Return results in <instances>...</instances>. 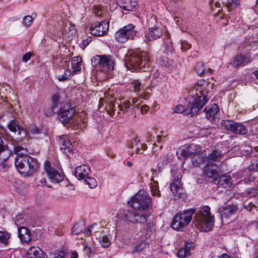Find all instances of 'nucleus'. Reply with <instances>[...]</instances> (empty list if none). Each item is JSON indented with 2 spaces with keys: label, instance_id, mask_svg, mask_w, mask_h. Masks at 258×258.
<instances>
[{
  "label": "nucleus",
  "instance_id": "nucleus-11",
  "mask_svg": "<svg viewBox=\"0 0 258 258\" xmlns=\"http://www.w3.org/2000/svg\"><path fill=\"white\" fill-rule=\"evenodd\" d=\"M109 29V22L103 21L91 25L89 31L90 33L96 36L103 35L107 33Z\"/></svg>",
  "mask_w": 258,
  "mask_h": 258
},
{
  "label": "nucleus",
  "instance_id": "nucleus-3",
  "mask_svg": "<svg viewBox=\"0 0 258 258\" xmlns=\"http://www.w3.org/2000/svg\"><path fill=\"white\" fill-rule=\"evenodd\" d=\"M208 87L209 83L204 80H200L197 82V90L199 91V94L198 93L195 94L193 100L195 106H191L187 112L196 114L206 104L208 100Z\"/></svg>",
  "mask_w": 258,
  "mask_h": 258
},
{
  "label": "nucleus",
  "instance_id": "nucleus-5",
  "mask_svg": "<svg viewBox=\"0 0 258 258\" xmlns=\"http://www.w3.org/2000/svg\"><path fill=\"white\" fill-rule=\"evenodd\" d=\"M18 171L24 176H30L37 172L40 167L37 160L31 157H24L15 161Z\"/></svg>",
  "mask_w": 258,
  "mask_h": 258
},
{
  "label": "nucleus",
  "instance_id": "nucleus-19",
  "mask_svg": "<svg viewBox=\"0 0 258 258\" xmlns=\"http://www.w3.org/2000/svg\"><path fill=\"white\" fill-rule=\"evenodd\" d=\"M252 60V58L250 54L247 53L245 55L241 54L237 55L232 61V64L235 67H240L250 62Z\"/></svg>",
  "mask_w": 258,
  "mask_h": 258
},
{
  "label": "nucleus",
  "instance_id": "nucleus-29",
  "mask_svg": "<svg viewBox=\"0 0 258 258\" xmlns=\"http://www.w3.org/2000/svg\"><path fill=\"white\" fill-rule=\"evenodd\" d=\"M211 71L210 69L206 68L202 62H198L195 67V71L200 76L210 74Z\"/></svg>",
  "mask_w": 258,
  "mask_h": 258
},
{
  "label": "nucleus",
  "instance_id": "nucleus-24",
  "mask_svg": "<svg viewBox=\"0 0 258 258\" xmlns=\"http://www.w3.org/2000/svg\"><path fill=\"white\" fill-rule=\"evenodd\" d=\"M192 244V242H185L184 246L178 250L177 253L178 257L179 258H185L190 255Z\"/></svg>",
  "mask_w": 258,
  "mask_h": 258
},
{
  "label": "nucleus",
  "instance_id": "nucleus-47",
  "mask_svg": "<svg viewBox=\"0 0 258 258\" xmlns=\"http://www.w3.org/2000/svg\"><path fill=\"white\" fill-rule=\"evenodd\" d=\"M146 246V244L145 242L142 241L135 246L134 249H133L132 252L135 253L140 252L145 248Z\"/></svg>",
  "mask_w": 258,
  "mask_h": 258
},
{
  "label": "nucleus",
  "instance_id": "nucleus-38",
  "mask_svg": "<svg viewBox=\"0 0 258 258\" xmlns=\"http://www.w3.org/2000/svg\"><path fill=\"white\" fill-rule=\"evenodd\" d=\"M11 234L7 231H0V244L8 245Z\"/></svg>",
  "mask_w": 258,
  "mask_h": 258
},
{
  "label": "nucleus",
  "instance_id": "nucleus-28",
  "mask_svg": "<svg viewBox=\"0 0 258 258\" xmlns=\"http://www.w3.org/2000/svg\"><path fill=\"white\" fill-rule=\"evenodd\" d=\"M180 178V175H178L176 177L174 178L170 184L171 190L174 195L177 194L178 191L181 188V184Z\"/></svg>",
  "mask_w": 258,
  "mask_h": 258
},
{
  "label": "nucleus",
  "instance_id": "nucleus-42",
  "mask_svg": "<svg viewBox=\"0 0 258 258\" xmlns=\"http://www.w3.org/2000/svg\"><path fill=\"white\" fill-rule=\"evenodd\" d=\"M21 127L15 119L11 120L8 124V127L12 132H18Z\"/></svg>",
  "mask_w": 258,
  "mask_h": 258
},
{
  "label": "nucleus",
  "instance_id": "nucleus-33",
  "mask_svg": "<svg viewBox=\"0 0 258 258\" xmlns=\"http://www.w3.org/2000/svg\"><path fill=\"white\" fill-rule=\"evenodd\" d=\"M189 157H192L195 154L200 153L202 149L199 145L194 144H190L188 147H186Z\"/></svg>",
  "mask_w": 258,
  "mask_h": 258
},
{
  "label": "nucleus",
  "instance_id": "nucleus-56",
  "mask_svg": "<svg viewBox=\"0 0 258 258\" xmlns=\"http://www.w3.org/2000/svg\"><path fill=\"white\" fill-rule=\"evenodd\" d=\"M191 45L187 41H182L181 43V49L182 51H185L190 48Z\"/></svg>",
  "mask_w": 258,
  "mask_h": 258
},
{
  "label": "nucleus",
  "instance_id": "nucleus-61",
  "mask_svg": "<svg viewBox=\"0 0 258 258\" xmlns=\"http://www.w3.org/2000/svg\"><path fill=\"white\" fill-rule=\"evenodd\" d=\"M114 94L113 93V91L109 90L107 92L104 93V97L106 99H108L109 100L111 98H115L114 97Z\"/></svg>",
  "mask_w": 258,
  "mask_h": 258
},
{
  "label": "nucleus",
  "instance_id": "nucleus-43",
  "mask_svg": "<svg viewBox=\"0 0 258 258\" xmlns=\"http://www.w3.org/2000/svg\"><path fill=\"white\" fill-rule=\"evenodd\" d=\"M239 0H227L225 5L228 11L230 12L239 5Z\"/></svg>",
  "mask_w": 258,
  "mask_h": 258
},
{
  "label": "nucleus",
  "instance_id": "nucleus-55",
  "mask_svg": "<svg viewBox=\"0 0 258 258\" xmlns=\"http://www.w3.org/2000/svg\"><path fill=\"white\" fill-rule=\"evenodd\" d=\"M53 258H65L66 253L63 251H57L53 253Z\"/></svg>",
  "mask_w": 258,
  "mask_h": 258
},
{
  "label": "nucleus",
  "instance_id": "nucleus-31",
  "mask_svg": "<svg viewBox=\"0 0 258 258\" xmlns=\"http://www.w3.org/2000/svg\"><path fill=\"white\" fill-rule=\"evenodd\" d=\"M14 152L17 155V156L15 158V161L20 157L23 158L24 157H30L29 156H28V154L29 153L27 149L21 146H15L14 147Z\"/></svg>",
  "mask_w": 258,
  "mask_h": 258
},
{
  "label": "nucleus",
  "instance_id": "nucleus-30",
  "mask_svg": "<svg viewBox=\"0 0 258 258\" xmlns=\"http://www.w3.org/2000/svg\"><path fill=\"white\" fill-rule=\"evenodd\" d=\"M219 109L217 105L214 104L211 106L206 107L205 108V112L208 118H213L219 111Z\"/></svg>",
  "mask_w": 258,
  "mask_h": 258
},
{
  "label": "nucleus",
  "instance_id": "nucleus-37",
  "mask_svg": "<svg viewBox=\"0 0 258 258\" xmlns=\"http://www.w3.org/2000/svg\"><path fill=\"white\" fill-rule=\"evenodd\" d=\"M176 155L180 160H185L189 157L186 147L178 149L176 151Z\"/></svg>",
  "mask_w": 258,
  "mask_h": 258
},
{
  "label": "nucleus",
  "instance_id": "nucleus-20",
  "mask_svg": "<svg viewBox=\"0 0 258 258\" xmlns=\"http://www.w3.org/2000/svg\"><path fill=\"white\" fill-rule=\"evenodd\" d=\"M60 31L64 36L70 38L76 34L75 25L69 22H63Z\"/></svg>",
  "mask_w": 258,
  "mask_h": 258
},
{
  "label": "nucleus",
  "instance_id": "nucleus-46",
  "mask_svg": "<svg viewBox=\"0 0 258 258\" xmlns=\"http://www.w3.org/2000/svg\"><path fill=\"white\" fill-rule=\"evenodd\" d=\"M71 74V71L69 69H65L63 74L57 76V78L59 81H64L68 79Z\"/></svg>",
  "mask_w": 258,
  "mask_h": 258
},
{
  "label": "nucleus",
  "instance_id": "nucleus-34",
  "mask_svg": "<svg viewBox=\"0 0 258 258\" xmlns=\"http://www.w3.org/2000/svg\"><path fill=\"white\" fill-rule=\"evenodd\" d=\"M18 137L17 138V142H22L26 139L28 141L30 138L29 134L22 127L18 131Z\"/></svg>",
  "mask_w": 258,
  "mask_h": 258
},
{
  "label": "nucleus",
  "instance_id": "nucleus-17",
  "mask_svg": "<svg viewBox=\"0 0 258 258\" xmlns=\"http://www.w3.org/2000/svg\"><path fill=\"white\" fill-rule=\"evenodd\" d=\"M231 180L232 179L229 176L226 174L221 175L219 174L218 176L214 178L213 182L219 186L223 188H228L232 184Z\"/></svg>",
  "mask_w": 258,
  "mask_h": 258
},
{
  "label": "nucleus",
  "instance_id": "nucleus-58",
  "mask_svg": "<svg viewBox=\"0 0 258 258\" xmlns=\"http://www.w3.org/2000/svg\"><path fill=\"white\" fill-rule=\"evenodd\" d=\"M244 208L245 209H246L247 211L252 212L254 210H256V207L254 205L252 204V203H249L247 205H245V204H243Z\"/></svg>",
  "mask_w": 258,
  "mask_h": 258
},
{
  "label": "nucleus",
  "instance_id": "nucleus-60",
  "mask_svg": "<svg viewBox=\"0 0 258 258\" xmlns=\"http://www.w3.org/2000/svg\"><path fill=\"white\" fill-rule=\"evenodd\" d=\"M171 11L174 14H176L177 11V9L179 8V5L178 3L175 2H172L171 4Z\"/></svg>",
  "mask_w": 258,
  "mask_h": 258
},
{
  "label": "nucleus",
  "instance_id": "nucleus-18",
  "mask_svg": "<svg viewBox=\"0 0 258 258\" xmlns=\"http://www.w3.org/2000/svg\"><path fill=\"white\" fill-rule=\"evenodd\" d=\"M91 173V169L88 166L83 165L77 167L75 171L76 177L79 180H84Z\"/></svg>",
  "mask_w": 258,
  "mask_h": 258
},
{
  "label": "nucleus",
  "instance_id": "nucleus-40",
  "mask_svg": "<svg viewBox=\"0 0 258 258\" xmlns=\"http://www.w3.org/2000/svg\"><path fill=\"white\" fill-rule=\"evenodd\" d=\"M93 12L97 17H103L105 15L106 9L102 6H95L93 8Z\"/></svg>",
  "mask_w": 258,
  "mask_h": 258
},
{
  "label": "nucleus",
  "instance_id": "nucleus-6",
  "mask_svg": "<svg viewBox=\"0 0 258 258\" xmlns=\"http://www.w3.org/2000/svg\"><path fill=\"white\" fill-rule=\"evenodd\" d=\"M195 212V209H190L185 210L183 213H177L173 218L171 227L176 231H182L191 222Z\"/></svg>",
  "mask_w": 258,
  "mask_h": 258
},
{
  "label": "nucleus",
  "instance_id": "nucleus-2",
  "mask_svg": "<svg viewBox=\"0 0 258 258\" xmlns=\"http://www.w3.org/2000/svg\"><path fill=\"white\" fill-rule=\"evenodd\" d=\"M124 61L127 69L132 72L148 68L150 65L149 54L140 49H136L127 53Z\"/></svg>",
  "mask_w": 258,
  "mask_h": 258
},
{
  "label": "nucleus",
  "instance_id": "nucleus-10",
  "mask_svg": "<svg viewBox=\"0 0 258 258\" xmlns=\"http://www.w3.org/2000/svg\"><path fill=\"white\" fill-rule=\"evenodd\" d=\"M162 34L163 27L161 25L149 26L148 32L145 33L144 40L146 42L154 41L160 38Z\"/></svg>",
  "mask_w": 258,
  "mask_h": 258
},
{
  "label": "nucleus",
  "instance_id": "nucleus-45",
  "mask_svg": "<svg viewBox=\"0 0 258 258\" xmlns=\"http://www.w3.org/2000/svg\"><path fill=\"white\" fill-rule=\"evenodd\" d=\"M84 180L85 183L88 184L91 188H94L97 185L96 180L94 178L91 177L89 176L85 179Z\"/></svg>",
  "mask_w": 258,
  "mask_h": 258
},
{
  "label": "nucleus",
  "instance_id": "nucleus-23",
  "mask_svg": "<svg viewBox=\"0 0 258 258\" xmlns=\"http://www.w3.org/2000/svg\"><path fill=\"white\" fill-rule=\"evenodd\" d=\"M29 258H47V255L38 247L32 246L27 252Z\"/></svg>",
  "mask_w": 258,
  "mask_h": 258
},
{
  "label": "nucleus",
  "instance_id": "nucleus-52",
  "mask_svg": "<svg viewBox=\"0 0 258 258\" xmlns=\"http://www.w3.org/2000/svg\"><path fill=\"white\" fill-rule=\"evenodd\" d=\"M33 19L31 16H25L23 18V24L26 26H29L33 22Z\"/></svg>",
  "mask_w": 258,
  "mask_h": 258
},
{
  "label": "nucleus",
  "instance_id": "nucleus-7",
  "mask_svg": "<svg viewBox=\"0 0 258 258\" xmlns=\"http://www.w3.org/2000/svg\"><path fill=\"white\" fill-rule=\"evenodd\" d=\"M135 26L133 24L123 27L115 33V39L120 43H124L128 40L133 39L137 35Z\"/></svg>",
  "mask_w": 258,
  "mask_h": 258
},
{
  "label": "nucleus",
  "instance_id": "nucleus-36",
  "mask_svg": "<svg viewBox=\"0 0 258 258\" xmlns=\"http://www.w3.org/2000/svg\"><path fill=\"white\" fill-rule=\"evenodd\" d=\"M191 157V162L194 166H199L203 162H205V158H203L201 153L195 154Z\"/></svg>",
  "mask_w": 258,
  "mask_h": 258
},
{
  "label": "nucleus",
  "instance_id": "nucleus-35",
  "mask_svg": "<svg viewBox=\"0 0 258 258\" xmlns=\"http://www.w3.org/2000/svg\"><path fill=\"white\" fill-rule=\"evenodd\" d=\"M191 106H195V102L194 101H192V102L191 103H189V105L187 106V107L186 109H185L184 107L181 105H177L174 108V112L176 113H181L183 112H185L187 114H189L191 116H193L195 114H191L187 112V111H186L187 110L188 108H189Z\"/></svg>",
  "mask_w": 258,
  "mask_h": 258
},
{
  "label": "nucleus",
  "instance_id": "nucleus-13",
  "mask_svg": "<svg viewBox=\"0 0 258 258\" xmlns=\"http://www.w3.org/2000/svg\"><path fill=\"white\" fill-rule=\"evenodd\" d=\"M161 172V169H159L158 171L155 170L153 173L151 178L150 188L152 196L160 197L161 196L160 191L159 188V181L160 180L161 177L158 174Z\"/></svg>",
  "mask_w": 258,
  "mask_h": 258
},
{
  "label": "nucleus",
  "instance_id": "nucleus-39",
  "mask_svg": "<svg viewBox=\"0 0 258 258\" xmlns=\"http://www.w3.org/2000/svg\"><path fill=\"white\" fill-rule=\"evenodd\" d=\"M85 228V223L83 221L76 223L72 230L73 234H78L81 233Z\"/></svg>",
  "mask_w": 258,
  "mask_h": 258
},
{
  "label": "nucleus",
  "instance_id": "nucleus-26",
  "mask_svg": "<svg viewBox=\"0 0 258 258\" xmlns=\"http://www.w3.org/2000/svg\"><path fill=\"white\" fill-rule=\"evenodd\" d=\"M137 6V2L133 0H121L120 7L126 11H132Z\"/></svg>",
  "mask_w": 258,
  "mask_h": 258
},
{
  "label": "nucleus",
  "instance_id": "nucleus-50",
  "mask_svg": "<svg viewBox=\"0 0 258 258\" xmlns=\"http://www.w3.org/2000/svg\"><path fill=\"white\" fill-rule=\"evenodd\" d=\"M114 107L115 104L114 99H111L109 101L107 106H106L107 111L110 115H112Z\"/></svg>",
  "mask_w": 258,
  "mask_h": 258
},
{
  "label": "nucleus",
  "instance_id": "nucleus-15",
  "mask_svg": "<svg viewBox=\"0 0 258 258\" xmlns=\"http://www.w3.org/2000/svg\"><path fill=\"white\" fill-rule=\"evenodd\" d=\"M219 167L216 164L206 163V165L203 170L204 175L207 177H213L214 179L215 177L219 176Z\"/></svg>",
  "mask_w": 258,
  "mask_h": 258
},
{
  "label": "nucleus",
  "instance_id": "nucleus-21",
  "mask_svg": "<svg viewBox=\"0 0 258 258\" xmlns=\"http://www.w3.org/2000/svg\"><path fill=\"white\" fill-rule=\"evenodd\" d=\"M114 62L110 55H102L100 68H103L104 71L113 70Z\"/></svg>",
  "mask_w": 258,
  "mask_h": 258
},
{
  "label": "nucleus",
  "instance_id": "nucleus-49",
  "mask_svg": "<svg viewBox=\"0 0 258 258\" xmlns=\"http://www.w3.org/2000/svg\"><path fill=\"white\" fill-rule=\"evenodd\" d=\"M157 62L161 67H166L169 63L168 58L165 56H163L158 58L157 59Z\"/></svg>",
  "mask_w": 258,
  "mask_h": 258
},
{
  "label": "nucleus",
  "instance_id": "nucleus-57",
  "mask_svg": "<svg viewBox=\"0 0 258 258\" xmlns=\"http://www.w3.org/2000/svg\"><path fill=\"white\" fill-rule=\"evenodd\" d=\"M247 194L250 197H255L258 195V189L256 188H250L248 189Z\"/></svg>",
  "mask_w": 258,
  "mask_h": 258
},
{
  "label": "nucleus",
  "instance_id": "nucleus-1",
  "mask_svg": "<svg viewBox=\"0 0 258 258\" xmlns=\"http://www.w3.org/2000/svg\"><path fill=\"white\" fill-rule=\"evenodd\" d=\"M130 204L134 209L123 210L121 219L128 224H140L141 228L145 229L150 216L145 210L151 205V198L145 191L140 190L132 198Z\"/></svg>",
  "mask_w": 258,
  "mask_h": 258
},
{
  "label": "nucleus",
  "instance_id": "nucleus-12",
  "mask_svg": "<svg viewBox=\"0 0 258 258\" xmlns=\"http://www.w3.org/2000/svg\"><path fill=\"white\" fill-rule=\"evenodd\" d=\"M45 170L48 176L50 181L53 183H58L63 180V175L59 173L57 170L50 166L49 161L45 163Z\"/></svg>",
  "mask_w": 258,
  "mask_h": 258
},
{
  "label": "nucleus",
  "instance_id": "nucleus-59",
  "mask_svg": "<svg viewBox=\"0 0 258 258\" xmlns=\"http://www.w3.org/2000/svg\"><path fill=\"white\" fill-rule=\"evenodd\" d=\"M25 221V219H24L23 217L22 216H17L16 217V219L15 220V223L17 226H19L21 224H23Z\"/></svg>",
  "mask_w": 258,
  "mask_h": 258
},
{
  "label": "nucleus",
  "instance_id": "nucleus-48",
  "mask_svg": "<svg viewBox=\"0 0 258 258\" xmlns=\"http://www.w3.org/2000/svg\"><path fill=\"white\" fill-rule=\"evenodd\" d=\"M101 57L102 55H96L94 56L91 59V63L93 67H100L101 63Z\"/></svg>",
  "mask_w": 258,
  "mask_h": 258
},
{
  "label": "nucleus",
  "instance_id": "nucleus-14",
  "mask_svg": "<svg viewBox=\"0 0 258 258\" xmlns=\"http://www.w3.org/2000/svg\"><path fill=\"white\" fill-rule=\"evenodd\" d=\"M60 150L66 154L71 153L73 151V146L67 135H62L58 140Z\"/></svg>",
  "mask_w": 258,
  "mask_h": 258
},
{
  "label": "nucleus",
  "instance_id": "nucleus-25",
  "mask_svg": "<svg viewBox=\"0 0 258 258\" xmlns=\"http://www.w3.org/2000/svg\"><path fill=\"white\" fill-rule=\"evenodd\" d=\"M18 236L22 241L27 243L31 240V234L29 230L25 227H20L18 229Z\"/></svg>",
  "mask_w": 258,
  "mask_h": 258
},
{
  "label": "nucleus",
  "instance_id": "nucleus-62",
  "mask_svg": "<svg viewBox=\"0 0 258 258\" xmlns=\"http://www.w3.org/2000/svg\"><path fill=\"white\" fill-rule=\"evenodd\" d=\"M32 56V53L30 52L26 53L25 54L23 55L22 57V60L24 62H27L30 59L31 56Z\"/></svg>",
  "mask_w": 258,
  "mask_h": 258
},
{
  "label": "nucleus",
  "instance_id": "nucleus-4",
  "mask_svg": "<svg viewBox=\"0 0 258 258\" xmlns=\"http://www.w3.org/2000/svg\"><path fill=\"white\" fill-rule=\"evenodd\" d=\"M195 225L200 230L209 231L212 229L214 223V217L212 215L210 208L209 206L202 207L195 217Z\"/></svg>",
  "mask_w": 258,
  "mask_h": 258
},
{
  "label": "nucleus",
  "instance_id": "nucleus-64",
  "mask_svg": "<svg viewBox=\"0 0 258 258\" xmlns=\"http://www.w3.org/2000/svg\"><path fill=\"white\" fill-rule=\"evenodd\" d=\"M249 169L252 171L258 172V162L250 165Z\"/></svg>",
  "mask_w": 258,
  "mask_h": 258
},
{
  "label": "nucleus",
  "instance_id": "nucleus-63",
  "mask_svg": "<svg viewBox=\"0 0 258 258\" xmlns=\"http://www.w3.org/2000/svg\"><path fill=\"white\" fill-rule=\"evenodd\" d=\"M164 43L166 45L168 46L169 47L171 46L172 41L170 39V36L169 34L166 35L164 39Z\"/></svg>",
  "mask_w": 258,
  "mask_h": 258
},
{
  "label": "nucleus",
  "instance_id": "nucleus-53",
  "mask_svg": "<svg viewBox=\"0 0 258 258\" xmlns=\"http://www.w3.org/2000/svg\"><path fill=\"white\" fill-rule=\"evenodd\" d=\"M135 92L139 91L140 90L141 83L138 80H134L131 83Z\"/></svg>",
  "mask_w": 258,
  "mask_h": 258
},
{
  "label": "nucleus",
  "instance_id": "nucleus-41",
  "mask_svg": "<svg viewBox=\"0 0 258 258\" xmlns=\"http://www.w3.org/2000/svg\"><path fill=\"white\" fill-rule=\"evenodd\" d=\"M99 242L103 247H108L111 243V240L107 235H102L99 238Z\"/></svg>",
  "mask_w": 258,
  "mask_h": 258
},
{
  "label": "nucleus",
  "instance_id": "nucleus-51",
  "mask_svg": "<svg viewBox=\"0 0 258 258\" xmlns=\"http://www.w3.org/2000/svg\"><path fill=\"white\" fill-rule=\"evenodd\" d=\"M130 106L131 103L129 101H126L124 102L123 104L119 105L118 107L120 110L123 111L124 112H126L130 107Z\"/></svg>",
  "mask_w": 258,
  "mask_h": 258
},
{
  "label": "nucleus",
  "instance_id": "nucleus-9",
  "mask_svg": "<svg viewBox=\"0 0 258 258\" xmlns=\"http://www.w3.org/2000/svg\"><path fill=\"white\" fill-rule=\"evenodd\" d=\"M75 113V110L70 105L63 106L58 112V119L64 125L70 122Z\"/></svg>",
  "mask_w": 258,
  "mask_h": 258
},
{
  "label": "nucleus",
  "instance_id": "nucleus-32",
  "mask_svg": "<svg viewBox=\"0 0 258 258\" xmlns=\"http://www.w3.org/2000/svg\"><path fill=\"white\" fill-rule=\"evenodd\" d=\"M81 58L74 57L72 61V66L73 69L72 74H77L81 71Z\"/></svg>",
  "mask_w": 258,
  "mask_h": 258
},
{
  "label": "nucleus",
  "instance_id": "nucleus-27",
  "mask_svg": "<svg viewBox=\"0 0 258 258\" xmlns=\"http://www.w3.org/2000/svg\"><path fill=\"white\" fill-rule=\"evenodd\" d=\"M237 211V208L235 205H229L225 207L220 211L221 217L222 218L224 217L227 218L229 216L235 214Z\"/></svg>",
  "mask_w": 258,
  "mask_h": 258
},
{
  "label": "nucleus",
  "instance_id": "nucleus-22",
  "mask_svg": "<svg viewBox=\"0 0 258 258\" xmlns=\"http://www.w3.org/2000/svg\"><path fill=\"white\" fill-rule=\"evenodd\" d=\"M163 137L165 138L166 137L165 136L163 135H158L157 136L156 139L155 140V138L151 134L148 133L147 138H146V142L148 143L154 142L153 143V152H156L158 151L159 150H160L162 148V146L161 145H160L159 146H158L156 144V142L158 143H160L161 142V139Z\"/></svg>",
  "mask_w": 258,
  "mask_h": 258
},
{
  "label": "nucleus",
  "instance_id": "nucleus-54",
  "mask_svg": "<svg viewBox=\"0 0 258 258\" xmlns=\"http://www.w3.org/2000/svg\"><path fill=\"white\" fill-rule=\"evenodd\" d=\"M97 224L96 223H94L92 224V225L89 226L87 228V229L86 230L85 233L88 235H91L93 232L94 233L97 232L96 229H94V227L97 226Z\"/></svg>",
  "mask_w": 258,
  "mask_h": 258
},
{
  "label": "nucleus",
  "instance_id": "nucleus-16",
  "mask_svg": "<svg viewBox=\"0 0 258 258\" xmlns=\"http://www.w3.org/2000/svg\"><path fill=\"white\" fill-rule=\"evenodd\" d=\"M223 156V153L218 150H214L205 157V162L210 164H216L221 161Z\"/></svg>",
  "mask_w": 258,
  "mask_h": 258
},
{
  "label": "nucleus",
  "instance_id": "nucleus-44",
  "mask_svg": "<svg viewBox=\"0 0 258 258\" xmlns=\"http://www.w3.org/2000/svg\"><path fill=\"white\" fill-rule=\"evenodd\" d=\"M140 142V139L139 137H136L134 139L133 143L132 144H129L128 145V147L130 149H133L134 147L133 144L134 143L135 146L136 147L135 153L136 154L142 153V152H141V149H140V148L139 147Z\"/></svg>",
  "mask_w": 258,
  "mask_h": 258
},
{
  "label": "nucleus",
  "instance_id": "nucleus-8",
  "mask_svg": "<svg viewBox=\"0 0 258 258\" xmlns=\"http://www.w3.org/2000/svg\"><path fill=\"white\" fill-rule=\"evenodd\" d=\"M221 125L225 130L236 134H246L247 130L246 126L240 122L231 120H222Z\"/></svg>",
  "mask_w": 258,
  "mask_h": 258
}]
</instances>
